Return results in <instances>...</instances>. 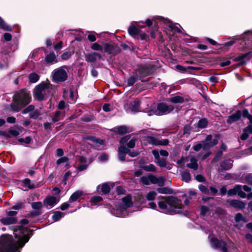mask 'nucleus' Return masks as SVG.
I'll list each match as a JSON object with an SVG mask.
<instances>
[{
    "label": "nucleus",
    "mask_w": 252,
    "mask_h": 252,
    "mask_svg": "<svg viewBox=\"0 0 252 252\" xmlns=\"http://www.w3.org/2000/svg\"><path fill=\"white\" fill-rule=\"evenodd\" d=\"M128 33L133 37L139 34L141 31L134 25L130 26L128 28Z\"/></svg>",
    "instance_id": "24"
},
{
    "label": "nucleus",
    "mask_w": 252,
    "mask_h": 252,
    "mask_svg": "<svg viewBox=\"0 0 252 252\" xmlns=\"http://www.w3.org/2000/svg\"><path fill=\"white\" fill-rule=\"evenodd\" d=\"M158 22H155L154 26L152 27V30L151 31V36L152 38L155 39L156 38V32H157L158 30Z\"/></svg>",
    "instance_id": "42"
},
{
    "label": "nucleus",
    "mask_w": 252,
    "mask_h": 252,
    "mask_svg": "<svg viewBox=\"0 0 252 252\" xmlns=\"http://www.w3.org/2000/svg\"><path fill=\"white\" fill-rule=\"evenodd\" d=\"M84 140H90L96 144H98L99 145H103L104 144V141L100 138H96L94 136H87L84 138Z\"/></svg>",
    "instance_id": "29"
},
{
    "label": "nucleus",
    "mask_w": 252,
    "mask_h": 252,
    "mask_svg": "<svg viewBox=\"0 0 252 252\" xmlns=\"http://www.w3.org/2000/svg\"><path fill=\"white\" fill-rule=\"evenodd\" d=\"M68 160H69V158L68 157H62V158H59L57 160L56 164L57 165H60V164H61L62 163L67 162Z\"/></svg>",
    "instance_id": "63"
},
{
    "label": "nucleus",
    "mask_w": 252,
    "mask_h": 252,
    "mask_svg": "<svg viewBox=\"0 0 252 252\" xmlns=\"http://www.w3.org/2000/svg\"><path fill=\"white\" fill-rule=\"evenodd\" d=\"M229 205L234 208H238L240 210H242L245 207V204L243 201L233 199L229 202Z\"/></svg>",
    "instance_id": "18"
},
{
    "label": "nucleus",
    "mask_w": 252,
    "mask_h": 252,
    "mask_svg": "<svg viewBox=\"0 0 252 252\" xmlns=\"http://www.w3.org/2000/svg\"><path fill=\"white\" fill-rule=\"evenodd\" d=\"M156 163L158 166L162 168L165 167L167 166V162L165 158H160L159 159L156 161Z\"/></svg>",
    "instance_id": "47"
},
{
    "label": "nucleus",
    "mask_w": 252,
    "mask_h": 252,
    "mask_svg": "<svg viewBox=\"0 0 252 252\" xmlns=\"http://www.w3.org/2000/svg\"><path fill=\"white\" fill-rule=\"evenodd\" d=\"M245 182L252 186V173H249L245 177Z\"/></svg>",
    "instance_id": "64"
},
{
    "label": "nucleus",
    "mask_w": 252,
    "mask_h": 252,
    "mask_svg": "<svg viewBox=\"0 0 252 252\" xmlns=\"http://www.w3.org/2000/svg\"><path fill=\"white\" fill-rule=\"evenodd\" d=\"M157 195V193L155 191H150L146 195V198L148 200H154Z\"/></svg>",
    "instance_id": "48"
},
{
    "label": "nucleus",
    "mask_w": 252,
    "mask_h": 252,
    "mask_svg": "<svg viewBox=\"0 0 252 252\" xmlns=\"http://www.w3.org/2000/svg\"><path fill=\"white\" fill-rule=\"evenodd\" d=\"M137 37L138 39H140L141 40H145L148 41L149 40V36L146 34L145 33H139Z\"/></svg>",
    "instance_id": "57"
},
{
    "label": "nucleus",
    "mask_w": 252,
    "mask_h": 252,
    "mask_svg": "<svg viewBox=\"0 0 252 252\" xmlns=\"http://www.w3.org/2000/svg\"><path fill=\"white\" fill-rule=\"evenodd\" d=\"M113 131L121 135L127 133L129 132L128 127L126 126H121L115 127L113 128Z\"/></svg>",
    "instance_id": "22"
},
{
    "label": "nucleus",
    "mask_w": 252,
    "mask_h": 252,
    "mask_svg": "<svg viewBox=\"0 0 252 252\" xmlns=\"http://www.w3.org/2000/svg\"><path fill=\"white\" fill-rule=\"evenodd\" d=\"M118 152L126 154L129 152V150L128 148L126 147L124 145H123L119 147Z\"/></svg>",
    "instance_id": "56"
},
{
    "label": "nucleus",
    "mask_w": 252,
    "mask_h": 252,
    "mask_svg": "<svg viewBox=\"0 0 252 252\" xmlns=\"http://www.w3.org/2000/svg\"><path fill=\"white\" fill-rule=\"evenodd\" d=\"M67 67V66L63 65L54 70L53 78L55 82H63L66 80L68 76L66 71L63 68Z\"/></svg>",
    "instance_id": "6"
},
{
    "label": "nucleus",
    "mask_w": 252,
    "mask_h": 252,
    "mask_svg": "<svg viewBox=\"0 0 252 252\" xmlns=\"http://www.w3.org/2000/svg\"><path fill=\"white\" fill-rule=\"evenodd\" d=\"M198 188L201 192L205 194H209L210 193L209 190L208 188L202 184H200L198 186Z\"/></svg>",
    "instance_id": "52"
},
{
    "label": "nucleus",
    "mask_w": 252,
    "mask_h": 252,
    "mask_svg": "<svg viewBox=\"0 0 252 252\" xmlns=\"http://www.w3.org/2000/svg\"><path fill=\"white\" fill-rule=\"evenodd\" d=\"M156 111H157L156 106L151 107L150 109L148 110H147V113L148 115L149 116H151L154 115L158 116V112H157Z\"/></svg>",
    "instance_id": "49"
},
{
    "label": "nucleus",
    "mask_w": 252,
    "mask_h": 252,
    "mask_svg": "<svg viewBox=\"0 0 252 252\" xmlns=\"http://www.w3.org/2000/svg\"><path fill=\"white\" fill-rule=\"evenodd\" d=\"M18 212L17 211H12L9 210H6V214L8 217H15L17 215Z\"/></svg>",
    "instance_id": "61"
},
{
    "label": "nucleus",
    "mask_w": 252,
    "mask_h": 252,
    "mask_svg": "<svg viewBox=\"0 0 252 252\" xmlns=\"http://www.w3.org/2000/svg\"><path fill=\"white\" fill-rule=\"evenodd\" d=\"M191 127L189 125H186L183 127V135H185L186 134H190V133Z\"/></svg>",
    "instance_id": "62"
},
{
    "label": "nucleus",
    "mask_w": 252,
    "mask_h": 252,
    "mask_svg": "<svg viewBox=\"0 0 252 252\" xmlns=\"http://www.w3.org/2000/svg\"><path fill=\"white\" fill-rule=\"evenodd\" d=\"M111 190L110 187L108 183H104L102 185L101 188V191L104 194H108Z\"/></svg>",
    "instance_id": "39"
},
{
    "label": "nucleus",
    "mask_w": 252,
    "mask_h": 252,
    "mask_svg": "<svg viewBox=\"0 0 252 252\" xmlns=\"http://www.w3.org/2000/svg\"><path fill=\"white\" fill-rule=\"evenodd\" d=\"M84 192L82 190H78L73 192L69 198V202L72 203L77 201L80 197L83 195Z\"/></svg>",
    "instance_id": "23"
},
{
    "label": "nucleus",
    "mask_w": 252,
    "mask_h": 252,
    "mask_svg": "<svg viewBox=\"0 0 252 252\" xmlns=\"http://www.w3.org/2000/svg\"><path fill=\"white\" fill-rule=\"evenodd\" d=\"M49 83L44 82H41L37 85L33 91V96L34 99L42 101L44 99V95L43 93L45 92L46 89H48L49 87Z\"/></svg>",
    "instance_id": "5"
},
{
    "label": "nucleus",
    "mask_w": 252,
    "mask_h": 252,
    "mask_svg": "<svg viewBox=\"0 0 252 252\" xmlns=\"http://www.w3.org/2000/svg\"><path fill=\"white\" fill-rule=\"evenodd\" d=\"M32 100L30 91L26 88L16 92L12 97L10 106L12 111L18 112L29 104Z\"/></svg>",
    "instance_id": "3"
},
{
    "label": "nucleus",
    "mask_w": 252,
    "mask_h": 252,
    "mask_svg": "<svg viewBox=\"0 0 252 252\" xmlns=\"http://www.w3.org/2000/svg\"><path fill=\"white\" fill-rule=\"evenodd\" d=\"M131 135L130 134L126 135L122 137L120 140V143L122 145H124L127 143L128 141L130 139Z\"/></svg>",
    "instance_id": "55"
},
{
    "label": "nucleus",
    "mask_w": 252,
    "mask_h": 252,
    "mask_svg": "<svg viewBox=\"0 0 252 252\" xmlns=\"http://www.w3.org/2000/svg\"><path fill=\"white\" fill-rule=\"evenodd\" d=\"M42 214V212L40 210H36L35 211H32L30 212L27 214V217L28 218H34L36 216H38Z\"/></svg>",
    "instance_id": "44"
},
{
    "label": "nucleus",
    "mask_w": 252,
    "mask_h": 252,
    "mask_svg": "<svg viewBox=\"0 0 252 252\" xmlns=\"http://www.w3.org/2000/svg\"><path fill=\"white\" fill-rule=\"evenodd\" d=\"M209 211V209L207 206H201L200 207V213L201 216H205L207 213Z\"/></svg>",
    "instance_id": "59"
},
{
    "label": "nucleus",
    "mask_w": 252,
    "mask_h": 252,
    "mask_svg": "<svg viewBox=\"0 0 252 252\" xmlns=\"http://www.w3.org/2000/svg\"><path fill=\"white\" fill-rule=\"evenodd\" d=\"M140 181L145 185H149L150 183L156 184L158 183V179L154 175L149 174L147 176L141 177Z\"/></svg>",
    "instance_id": "12"
},
{
    "label": "nucleus",
    "mask_w": 252,
    "mask_h": 252,
    "mask_svg": "<svg viewBox=\"0 0 252 252\" xmlns=\"http://www.w3.org/2000/svg\"><path fill=\"white\" fill-rule=\"evenodd\" d=\"M25 208V203L22 201H19L16 203L14 205H13L11 209L14 210L15 211L19 210L21 209Z\"/></svg>",
    "instance_id": "41"
},
{
    "label": "nucleus",
    "mask_w": 252,
    "mask_h": 252,
    "mask_svg": "<svg viewBox=\"0 0 252 252\" xmlns=\"http://www.w3.org/2000/svg\"><path fill=\"white\" fill-rule=\"evenodd\" d=\"M141 80L137 74L130 76L127 80V85L128 86H133L137 80Z\"/></svg>",
    "instance_id": "26"
},
{
    "label": "nucleus",
    "mask_w": 252,
    "mask_h": 252,
    "mask_svg": "<svg viewBox=\"0 0 252 252\" xmlns=\"http://www.w3.org/2000/svg\"><path fill=\"white\" fill-rule=\"evenodd\" d=\"M31 206L34 210H40L42 208L43 204L40 201L34 202L32 203Z\"/></svg>",
    "instance_id": "45"
},
{
    "label": "nucleus",
    "mask_w": 252,
    "mask_h": 252,
    "mask_svg": "<svg viewBox=\"0 0 252 252\" xmlns=\"http://www.w3.org/2000/svg\"><path fill=\"white\" fill-rule=\"evenodd\" d=\"M64 216V213L57 211L53 212V215L52 216V218L54 221L56 222L59 221L61 218L63 217Z\"/></svg>",
    "instance_id": "32"
},
{
    "label": "nucleus",
    "mask_w": 252,
    "mask_h": 252,
    "mask_svg": "<svg viewBox=\"0 0 252 252\" xmlns=\"http://www.w3.org/2000/svg\"><path fill=\"white\" fill-rule=\"evenodd\" d=\"M242 116V112L240 110L236 111V113L230 115L226 120V123L228 125H230L233 123L236 122L240 120Z\"/></svg>",
    "instance_id": "15"
},
{
    "label": "nucleus",
    "mask_w": 252,
    "mask_h": 252,
    "mask_svg": "<svg viewBox=\"0 0 252 252\" xmlns=\"http://www.w3.org/2000/svg\"><path fill=\"white\" fill-rule=\"evenodd\" d=\"M168 101L173 103H182L185 101V99L182 96L176 95L169 98Z\"/></svg>",
    "instance_id": "27"
},
{
    "label": "nucleus",
    "mask_w": 252,
    "mask_h": 252,
    "mask_svg": "<svg viewBox=\"0 0 252 252\" xmlns=\"http://www.w3.org/2000/svg\"><path fill=\"white\" fill-rule=\"evenodd\" d=\"M182 180L188 183L191 180V176L189 171H184L181 174Z\"/></svg>",
    "instance_id": "36"
},
{
    "label": "nucleus",
    "mask_w": 252,
    "mask_h": 252,
    "mask_svg": "<svg viewBox=\"0 0 252 252\" xmlns=\"http://www.w3.org/2000/svg\"><path fill=\"white\" fill-rule=\"evenodd\" d=\"M20 134L19 131L17 130V129H9L8 132V135L10 136V138L11 136L17 137Z\"/></svg>",
    "instance_id": "58"
},
{
    "label": "nucleus",
    "mask_w": 252,
    "mask_h": 252,
    "mask_svg": "<svg viewBox=\"0 0 252 252\" xmlns=\"http://www.w3.org/2000/svg\"><path fill=\"white\" fill-rule=\"evenodd\" d=\"M95 54V52H92L90 54H87L85 55V61L88 63H94L97 59L96 58V56Z\"/></svg>",
    "instance_id": "25"
},
{
    "label": "nucleus",
    "mask_w": 252,
    "mask_h": 252,
    "mask_svg": "<svg viewBox=\"0 0 252 252\" xmlns=\"http://www.w3.org/2000/svg\"><path fill=\"white\" fill-rule=\"evenodd\" d=\"M122 201L127 208L130 207L132 205V198L130 194H128L122 198Z\"/></svg>",
    "instance_id": "30"
},
{
    "label": "nucleus",
    "mask_w": 252,
    "mask_h": 252,
    "mask_svg": "<svg viewBox=\"0 0 252 252\" xmlns=\"http://www.w3.org/2000/svg\"><path fill=\"white\" fill-rule=\"evenodd\" d=\"M103 200L102 197L100 196H94L91 197L90 202L94 205L96 204L97 203L100 202Z\"/></svg>",
    "instance_id": "46"
},
{
    "label": "nucleus",
    "mask_w": 252,
    "mask_h": 252,
    "mask_svg": "<svg viewBox=\"0 0 252 252\" xmlns=\"http://www.w3.org/2000/svg\"><path fill=\"white\" fill-rule=\"evenodd\" d=\"M252 57V52L250 51L245 54L239 55L233 59L234 62H238V66H242L246 63L245 60L249 61Z\"/></svg>",
    "instance_id": "11"
},
{
    "label": "nucleus",
    "mask_w": 252,
    "mask_h": 252,
    "mask_svg": "<svg viewBox=\"0 0 252 252\" xmlns=\"http://www.w3.org/2000/svg\"><path fill=\"white\" fill-rule=\"evenodd\" d=\"M159 20L160 21H162L164 23H165V21H167V20L165 19L163 17H160V16H157V17H154L151 20L150 19H147L144 23L148 27H151L153 25V24L154 25L155 22H157V20ZM144 24V23H142Z\"/></svg>",
    "instance_id": "20"
},
{
    "label": "nucleus",
    "mask_w": 252,
    "mask_h": 252,
    "mask_svg": "<svg viewBox=\"0 0 252 252\" xmlns=\"http://www.w3.org/2000/svg\"><path fill=\"white\" fill-rule=\"evenodd\" d=\"M22 183L24 184L25 187L28 188L29 189H33L35 188V186L33 184H31V180L29 178H26L22 181Z\"/></svg>",
    "instance_id": "40"
},
{
    "label": "nucleus",
    "mask_w": 252,
    "mask_h": 252,
    "mask_svg": "<svg viewBox=\"0 0 252 252\" xmlns=\"http://www.w3.org/2000/svg\"><path fill=\"white\" fill-rule=\"evenodd\" d=\"M231 161H233V160L229 159L228 160H224L221 161L220 163V167L222 170H228L230 169L232 166L233 164Z\"/></svg>",
    "instance_id": "21"
},
{
    "label": "nucleus",
    "mask_w": 252,
    "mask_h": 252,
    "mask_svg": "<svg viewBox=\"0 0 252 252\" xmlns=\"http://www.w3.org/2000/svg\"><path fill=\"white\" fill-rule=\"evenodd\" d=\"M210 244L213 249H220L222 252H228L227 244L222 240H219L215 237H212L210 239Z\"/></svg>",
    "instance_id": "8"
},
{
    "label": "nucleus",
    "mask_w": 252,
    "mask_h": 252,
    "mask_svg": "<svg viewBox=\"0 0 252 252\" xmlns=\"http://www.w3.org/2000/svg\"><path fill=\"white\" fill-rule=\"evenodd\" d=\"M0 28L6 31H12L11 27L7 25L1 18H0Z\"/></svg>",
    "instance_id": "38"
},
{
    "label": "nucleus",
    "mask_w": 252,
    "mask_h": 252,
    "mask_svg": "<svg viewBox=\"0 0 252 252\" xmlns=\"http://www.w3.org/2000/svg\"><path fill=\"white\" fill-rule=\"evenodd\" d=\"M18 141L21 144H22L23 143L29 144L32 141V138L30 136H27L25 137V138H19L18 139Z\"/></svg>",
    "instance_id": "51"
},
{
    "label": "nucleus",
    "mask_w": 252,
    "mask_h": 252,
    "mask_svg": "<svg viewBox=\"0 0 252 252\" xmlns=\"http://www.w3.org/2000/svg\"><path fill=\"white\" fill-rule=\"evenodd\" d=\"M0 222L4 225L16 224L18 222V219L16 217H6L0 219Z\"/></svg>",
    "instance_id": "16"
},
{
    "label": "nucleus",
    "mask_w": 252,
    "mask_h": 252,
    "mask_svg": "<svg viewBox=\"0 0 252 252\" xmlns=\"http://www.w3.org/2000/svg\"><path fill=\"white\" fill-rule=\"evenodd\" d=\"M140 107V101L136 99L131 102L129 104V108L130 111L133 113H137L140 111L139 109Z\"/></svg>",
    "instance_id": "17"
},
{
    "label": "nucleus",
    "mask_w": 252,
    "mask_h": 252,
    "mask_svg": "<svg viewBox=\"0 0 252 252\" xmlns=\"http://www.w3.org/2000/svg\"><path fill=\"white\" fill-rule=\"evenodd\" d=\"M208 124V121L206 118H203L200 119L197 124V127L199 128L203 129L206 128Z\"/></svg>",
    "instance_id": "31"
},
{
    "label": "nucleus",
    "mask_w": 252,
    "mask_h": 252,
    "mask_svg": "<svg viewBox=\"0 0 252 252\" xmlns=\"http://www.w3.org/2000/svg\"><path fill=\"white\" fill-rule=\"evenodd\" d=\"M41 115V113L39 110L36 109L30 114V118L32 119L36 120L38 118L39 116Z\"/></svg>",
    "instance_id": "43"
},
{
    "label": "nucleus",
    "mask_w": 252,
    "mask_h": 252,
    "mask_svg": "<svg viewBox=\"0 0 252 252\" xmlns=\"http://www.w3.org/2000/svg\"><path fill=\"white\" fill-rule=\"evenodd\" d=\"M59 61L57 56L54 52H51L45 55L44 57V63L46 64L51 65L58 63Z\"/></svg>",
    "instance_id": "14"
},
{
    "label": "nucleus",
    "mask_w": 252,
    "mask_h": 252,
    "mask_svg": "<svg viewBox=\"0 0 252 252\" xmlns=\"http://www.w3.org/2000/svg\"><path fill=\"white\" fill-rule=\"evenodd\" d=\"M21 225H13L9 228L13 231L14 237L17 241H14L11 235L3 234L0 238V252H16L17 249L22 248L33 235V230L24 227L29 221L26 219L20 220Z\"/></svg>",
    "instance_id": "1"
},
{
    "label": "nucleus",
    "mask_w": 252,
    "mask_h": 252,
    "mask_svg": "<svg viewBox=\"0 0 252 252\" xmlns=\"http://www.w3.org/2000/svg\"><path fill=\"white\" fill-rule=\"evenodd\" d=\"M157 112L158 116H162L169 114L174 109V106L172 105H167L165 102H159L157 103Z\"/></svg>",
    "instance_id": "9"
},
{
    "label": "nucleus",
    "mask_w": 252,
    "mask_h": 252,
    "mask_svg": "<svg viewBox=\"0 0 252 252\" xmlns=\"http://www.w3.org/2000/svg\"><path fill=\"white\" fill-rule=\"evenodd\" d=\"M59 201V199H57V197L53 196H47L43 201V203L44 205H47L46 207L49 209L51 207L54 206L56 204H57Z\"/></svg>",
    "instance_id": "13"
},
{
    "label": "nucleus",
    "mask_w": 252,
    "mask_h": 252,
    "mask_svg": "<svg viewBox=\"0 0 252 252\" xmlns=\"http://www.w3.org/2000/svg\"><path fill=\"white\" fill-rule=\"evenodd\" d=\"M214 136V138L212 139V135H207L205 139L202 141V143H198L193 146V150L195 152H198L201 148L205 151L209 150L211 148L218 144L219 139L221 137V135L220 134H215Z\"/></svg>",
    "instance_id": "4"
},
{
    "label": "nucleus",
    "mask_w": 252,
    "mask_h": 252,
    "mask_svg": "<svg viewBox=\"0 0 252 252\" xmlns=\"http://www.w3.org/2000/svg\"><path fill=\"white\" fill-rule=\"evenodd\" d=\"M157 191L161 194H171L174 193V190L168 187L158 188L157 189Z\"/></svg>",
    "instance_id": "28"
},
{
    "label": "nucleus",
    "mask_w": 252,
    "mask_h": 252,
    "mask_svg": "<svg viewBox=\"0 0 252 252\" xmlns=\"http://www.w3.org/2000/svg\"><path fill=\"white\" fill-rule=\"evenodd\" d=\"M91 48L92 50H95V51H102L103 50V47L101 45H99L98 43L95 42L92 44L91 46Z\"/></svg>",
    "instance_id": "53"
},
{
    "label": "nucleus",
    "mask_w": 252,
    "mask_h": 252,
    "mask_svg": "<svg viewBox=\"0 0 252 252\" xmlns=\"http://www.w3.org/2000/svg\"><path fill=\"white\" fill-rule=\"evenodd\" d=\"M137 140L136 137H133L129 142L126 143V146L128 148H133L135 147V142Z\"/></svg>",
    "instance_id": "54"
},
{
    "label": "nucleus",
    "mask_w": 252,
    "mask_h": 252,
    "mask_svg": "<svg viewBox=\"0 0 252 252\" xmlns=\"http://www.w3.org/2000/svg\"><path fill=\"white\" fill-rule=\"evenodd\" d=\"M190 163H188L187 166L191 169H193L194 170H197L198 168V165L197 163V160L194 158H192L190 159Z\"/></svg>",
    "instance_id": "35"
},
{
    "label": "nucleus",
    "mask_w": 252,
    "mask_h": 252,
    "mask_svg": "<svg viewBox=\"0 0 252 252\" xmlns=\"http://www.w3.org/2000/svg\"><path fill=\"white\" fill-rule=\"evenodd\" d=\"M103 49L104 52L107 53L108 55L113 54L115 55L116 53H114L115 46L108 43H104L103 44Z\"/></svg>",
    "instance_id": "19"
},
{
    "label": "nucleus",
    "mask_w": 252,
    "mask_h": 252,
    "mask_svg": "<svg viewBox=\"0 0 252 252\" xmlns=\"http://www.w3.org/2000/svg\"><path fill=\"white\" fill-rule=\"evenodd\" d=\"M140 167L144 170L148 172H156V167L153 164H150L148 165L140 166Z\"/></svg>",
    "instance_id": "37"
},
{
    "label": "nucleus",
    "mask_w": 252,
    "mask_h": 252,
    "mask_svg": "<svg viewBox=\"0 0 252 252\" xmlns=\"http://www.w3.org/2000/svg\"><path fill=\"white\" fill-rule=\"evenodd\" d=\"M136 72L139 74L138 76L142 79L152 75L154 72V67L150 64L140 65L136 69Z\"/></svg>",
    "instance_id": "7"
},
{
    "label": "nucleus",
    "mask_w": 252,
    "mask_h": 252,
    "mask_svg": "<svg viewBox=\"0 0 252 252\" xmlns=\"http://www.w3.org/2000/svg\"><path fill=\"white\" fill-rule=\"evenodd\" d=\"M147 142L154 146H167L169 143L168 139L159 140L154 136L148 135L146 137Z\"/></svg>",
    "instance_id": "10"
},
{
    "label": "nucleus",
    "mask_w": 252,
    "mask_h": 252,
    "mask_svg": "<svg viewBox=\"0 0 252 252\" xmlns=\"http://www.w3.org/2000/svg\"><path fill=\"white\" fill-rule=\"evenodd\" d=\"M71 55H72L71 52L69 51H66V52H64V53H63L61 55V58L62 60L66 61V60H67L68 59H69L71 57Z\"/></svg>",
    "instance_id": "50"
},
{
    "label": "nucleus",
    "mask_w": 252,
    "mask_h": 252,
    "mask_svg": "<svg viewBox=\"0 0 252 252\" xmlns=\"http://www.w3.org/2000/svg\"><path fill=\"white\" fill-rule=\"evenodd\" d=\"M158 197L162 200L158 202V206L160 209L164 210L165 214L174 215L182 213L181 209L183 208L184 205L181 199L173 196H160Z\"/></svg>",
    "instance_id": "2"
},
{
    "label": "nucleus",
    "mask_w": 252,
    "mask_h": 252,
    "mask_svg": "<svg viewBox=\"0 0 252 252\" xmlns=\"http://www.w3.org/2000/svg\"><path fill=\"white\" fill-rule=\"evenodd\" d=\"M39 75L35 72L30 74L29 76V82L31 83H35L38 81Z\"/></svg>",
    "instance_id": "33"
},
{
    "label": "nucleus",
    "mask_w": 252,
    "mask_h": 252,
    "mask_svg": "<svg viewBox=\"0 0 252 252\" xmlns=\"http://www.w3.org/2000/svg\"><path fill=\"white\" fill-rule=\"evenodd\" d=\"M242 188V186L240 185H236L233 189H230L227 191V194L228 196H231L233 195H236L237 193V192L239 190H241Z\"/></svg>",
    "instance_id": "34"
},
{
    "label": "nucleus",
    "mask_w": 252,
    "mask_h": 252,
    "mask_svg": "<svg viewBox=\"0 0 252 252\" xmlns=\"http://www.w3.org/2000/svg\"><path fill=\"white\" fill-rule=\"evenodd\" d=\"M236 43V40H232L228 42H225L223 46L224 49H228L230 47L232 46L234 43Z\"/></svg>",
    "instance_id": "60"
}]
</instances>
